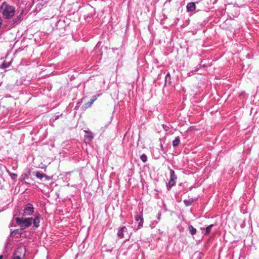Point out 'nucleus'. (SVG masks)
<instances>
[{
	"label": "nucleus",
	"instance_id": "f257e3e1",
	"mask_svg": "<svg viewBox=\"0 0 259 259\" xmlns=\"http://www.w3.org/2000/svg\"><path fill=\"white\" fill-rule=\"evenodd\" d=\"M34 218H20L16 217L15 220L17 224L20 226L22 230L25 229L30 227L32 224H33V227L35 229L37 228L39 226L40 215L38 213L34 215Z\"/></svg>",
	"mask_w": 259,
	"mask_h": 259
},
{
	"label": "nucleus",
	"instance_id": "f03ea898",
	"mask_svg": "<svg viewBox=\"0 0 259 259\" xmlns=\"http://www.w3.org/2000/svg\"><path fill=\"white\" fill-rule=\"evenodd\" d=\"M0 13L6 19H10L14 16L16 13V8L14 6L3 2L0 7Z\"/></svg>",
	"mask_w": 259,
	"mask_h": 259
},
{
	"label": "nucleus",
	"instance_id": "7ed1b4c3",
	"mask_svg": "<svg viewBox=\"0 0 259 259\" xmlns=\"http://www.w3.org/2000/svg\"><path fill=\"white\" fill-rule=\"evenodd\" d=\"M26 254V248L24 246H18L13 253V258L16 259H23Z\"/></svg>",
	"mask_w": 259,
	"mask_h": 259
},
{
	"label": "nucleus",
	"instance_id": "20e7f679",
	"mask_svg": "<svg viewBox=\"0 0 259 259\" xmlns=\"http://www.w3.org/2000/svg\"><path fill=\"white\" fill-rule=\"evenodd\" d=\"M170 177L168 184L166 185L167 189L169 190L172 187L175 185L177 176L173 169H170Z\"/></svg>",
	"mask_w": 259,
	"mask_h": 259
},
{
	"label": "nucleus",
	"instance_id": "39448f33",
	"mask_svg": "<svg viewBox=\"0 0 259 259\" xmlns=\"http://www.w3.org/2000/svg\"><path fill=\"white\" fill-rule=\"evenodd\" d=\"M34 212V207L33 205L30 203H28L25 206L23 212L22 213V216L25 217L27 215H31Z\"/></svg>",
	"mask_w": 259,
	"mask_h": 259
},
{
	"label": "nucleus",
	"instance_id": "423d86ee",
	"mask_svg": "<svg viewBox=\"0 0 259 259\" xmlns=\"http://www.w3.org/2000/svg\"><path fill=\"white\" fill-rule=\"evenodd\" d=\"M127 232V228L125 227H122L120 228L117 232V236L120 238H123L124 237L123 233Z\"/></svg>",
	"mask_w": 259,
	"mask_h": 259
},
{
	"label": "nucleus",
	"instance_id": "0eeeda50",
	"mask_svg": "<svg viewBox=\"0 0 259 259\" xmlns=\"http://www.w3.org/2000/svg\"><path fill=\"white\" fill-rule=\"evenodd\" d=\"M196 9L195 3L191 2L187 4V10L188 12H192Z\"/></svg>",
	"mask_w": 259,
	"mask_h": 259
},
{
	"label": "nucleus",
	"instance_id": "6e6552de",
	"mask_svg": "<svg viewBox=\"0 0 259 259\" xmlns=\"http://www.w3.org/2000/svg\"><path fill=\"white\" fill-rule=\"evenodd\" d=\"M84 132L87 134L85 135V137L87 139H88L89 141H91L94 138V136H93V134H92V133H91L90 131H86V130L84 131Z\"/></svg>",
	"mask_w": 259,
	"mask_h": 259
},
{
	"label": "nucleus",
	"instance_id": "1a4fd4ad",
	"mask_svg": "<svg viewBox=\"0 0 259 259\" xmlns=\"http://www.w3.org/2000/svg\"><path fill=\"white\" fill-rule=\"evenodd\" d=\"M188 230L189 233L193 236L195 235L197 232L196 229L194 228L191 225H189L188 226Z\"/></svg>",
	"mask_w": 259,
	"mask_h": 259
},
{
	"label": "nucleus",
	"instance_id": "9d476101",
	"mask_svg": "<svg viewBox=\"0 0 259 259\" xmlns=\"http://www.w3.org/2000/svg\"><path fill=\"white\" fill-rule=\"evenodd\" d=\"M180 143V139L179 137H176L174 140L172 141V146L174 147H177Z\"/></svg>",
	"mask_w": 259,
	"mask_h": 259
},
{
	"label": "nucleus",
	"instance_id": "9b49d317",
	"mask_svg": "<svg viewBox=\"0 0 259 259\" xmlns=\"http://www.w3.org/2000/svg\"><path fill=\"white\" fill-rule=\"evenodd\" d=\"M213 226V224H211V225H209L208 226H207L205 228V235H208V234H209V233L210 232L211 230V229H212Z\"/></svg>",
	"mask_w": 259,
	"mask_h": 259
},
{
	"label": "nucleus",
	"instance_id": "f8f14e48",
	"mask_svg": "<svg viewBox=\"0 0 259 259\" xmlns=\"http://www.w3.org/2000/svg\"><path fill=\"white\" fill-rule=\"evenodd\" d=\"M10 65V62H4L3 64H1L0 67L2 69H5L6 68H8Z\"/></svg>",
	"mask_w": 259,
	"mask_h": 259
},
{
	"label": "nucleus",
	"instance_id": "ddd939ff",
	"mask_svg": "<svg viewBox=\"0 0 259 259\" xmlns=\"http://www.w3.org/2000/svg\"><path fill=\"white\" fill-rule=\"evenodd\" d=\"M35 176L38 179H41L44 177L45 174H41L39 171H36Z\"/></svg>",
	"mask_w": 259,
	"mask_h": 259
},
{
	"label": "nucleus",
	"instance_id": "4468645a",
	"mask_svg": "<svg viewBox=\"0 0 259 259\" xmlns=\"http://www.w3.org/2000/svg\"><path fill=\"white\" fill-rule=\"evenodd\" d=\"M140 159L143 162H146L147 161V156L145 154H143L141 157H140Z\"/></svg>",
	"mask_w": 259,
	"mask_h": 259
},
{
	"label": "nucleus",
	"instance_id": "2eb2a0df",
	"mask_svg": "<svg viewBox=\"0 0 259 259\" xmlns=\"http://www.w3.org/2000/svg\"><path fill=\"white\" fill-rule=\"evenodd\" d=\"M9 175L11 177V179L16 180L17 177V175L14 173H12L11 172H9Z\"/></svg>",
	"mask_w": 259,
	"mask_h": 259
},
{
	"label": "nucleus",
	"instance_id": "dca6fc26",
	"mask_svg": "<svg viewBox=\"0 0 259 259\" xmlns=\"http://www.w3.org/2000/svg\"><path fill=\"white\" fill-rule=\"evenodd\" d=\"M93 104V103L91 101H90V102L84 104V106L85 108H88L89 107H91Z\"/></svg>",
	"mask_w": 259,
	"mask_h": 259
},
{
	"label": "nucleus",
	"instance_id": "f3484780",
	"mask_svg": "<svg viewBox=\"0 0 259 259\" xmlns=\"http://www.w3.org/2000/svg\"><path fill=\"white\" fill-rule=\"evenodd\" d=\"M143 223H144V219H143V218H142L139 221V224L138 226V229H140L141 227H142L143 226Z\"/></svg>",
	"mask_w": 259,
	"mask_h": 259
},
{
	"label": "nucleus",
	"instance_id": "a211bd4d",
	"mask_svg": "<svg viewBox=\"0 0 259 259\" xmlns=\"http://www.w3.org/2000/svg\"><path fill=\"white\" fill-rule=\"evenodd\" d=\"M101 95L100 94H98L97 96H94L92 97V98L91 99V101L92 102L94 103L97 99L98 97H99Z\"/></svg>",
	"mask_w": 259,
	"mask_h": 259
},
{
	"label": "nucleus",
	"instance_id": "6ab92c4d",
	"mask_svg": "<svg viewBox=\"0 0 259 259\" xmlns=\"http://www.w3.org/2000/svg\"><path fill=\"white\" fill-rule=\"evenodd\" d=\"M22 14V12L21 13L20 15H19V16L17 17V18L15 20V23L19 22L21 21V15Z\"/></svg>",
	"mask_w": 259,
	"mask_h": 259
},
{
	"label": "nucleus",
	"instance_id": "aec40b11",
	"mask_svg": "<svg viewBox=\"0 0 259 259\" xmlns=\"http://www.w3.org/2000/svg\"><path fill=\"white\" fill-rule=\"evenodd\" d=\"M142 218H143V217H142V216L141 215L137 214L135 217V220L136 221H140Z\"/></svg>",
	"mask_w": 259,
	"mask_h": 259
},
{
	"label": "nucleus",
	"instance_id": "412c9836",
	"mask_svg": "<svg viewBox=\"0 0 259 259\" xmlns=\"http://www.w3.org/2000/svg\"><path fill=\"white\" fill-rule=\"evenodd\" d=\"M184 202L185 204V205L187 206L190 205L191 204V201L189 200H185L184 201Z\"/></svg>",
	"mask_w": 259,
	"mask_h": 259
},
{
	"label": "nucleus",
	"instance_id": "4be33fe9",
	"mask_svg": "<svg viewBox=\"0 0 259 259\" xmlns=\"http://www.w3.org/2000/svg\"><path fill=\"white\" fill-rule=\"evenodd\" d=\"M44 178H45L46 180H50L51 179L50 177L47 176V175L45 174V176Z\"/></svg>",
	"mask_w": 259,
	"mask_h": 259
},
{
	"label": "nucleus",
	"instance_id": "5701e85b",
	"mask_svg": "<svg viewBox=\"0 0 259 259\" xmlns=\"http://www.w3.org/2000/svg\"><path fill=\"white\" fill-rule=\"evenodd\" d=\"M161 213L160 212H159L157 214V219L160 220V218H161Z\"/></svg>",
	"mask_w": 259,
	"mask_h": 259
},
{
	"label": "nucleus",
	"instance_id": "b1692460",
	"mask_svg": "<svg viewBox=\"0 0 259 259\" xmlns=\"http://www.w3.org/2000/svg\"><path fill=\"white\" fill-rule=\"evenodd\" d=\"M18 232V230H14L12 233H11V235L12 236L13 233H16Z\"/></svg>",
	"mask_w": 259,
	"mask_h": 259
},
{
	"label": "nucleus",
	"instance_id": "393cba45",
	"mask_svg": "<svg viewBox=\"0 0 259 259\" xmlns=\"http://www.w3.org/2000/svg\"><path fill=\"white\" fill-rule=\"evenodd\" d=\"M167 76H169V73H168L166 75V78L167 77Z\"/></svg>",
	"mask_w": 259,
	"mask_h": 259
},
{
	"label": "nucleus",
	"instance_id": "a878e982",
	"mask_svg": "<svg viewBox=\"0 0 259 259\" xmlns=\"http://www.w3.org/2000/svg\"><path fill=\"white\" fill-rule=\"evenodd\" d=\"M3 257V255H0V259H2Z\"/></svg>",
	"mask_w": 259,
	"mask_h": 259
},
{
	"label": "nucleus",
	"instance_id": "bb28decb",
	"mask_svg": "<svg viewBox=\"0 0 259 259\" xmlns=\"http://www.w3.org/2000/svg\"><path fill=\"white\" fill-rule=\"evenodd\" d=\"M202 0H198L196 2V3H198L199 2L201 1Z\"/></svg>",
	"mask_w": 259,
	"mask_h": 259
},
{
	"label": "nucleus",
	"instance_id": "cd10ccee",
	"mask_svg": "<svg viewBox=\"0 0 259 259\" xmlns=\"http://www.w3.org/2000/svg\"><path fill=\"white\" fill-rule=\"evenodd\" d=\"M169 169H170H170H170V168H169Z\"/></svg>",
	"mask_w": 259,
	"mask_h": 259
}]
</instances>
